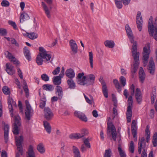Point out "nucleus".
<instances>
[{
	"label": "nucleus",
	"instance_id": "nucleus-1",
	"mask_svg": "<svg viewBox=\"0 0 157 157\" xmlns=\"http://www.w3.org/2000/svg\"><path fill=\"white\" fill-rule=\"evenodd\" d=\"M125 30L131 43L133 44L132 48V56L134 58L133 68L132 70V72L135 73L139 65L140 53L137 52V44L134 40V37L133 33L128 25H125Z\"/></svg>",
	"mask_w": 157,
	"mask_h": 157
},
{
	"label": "nucleus",
	"instance_id": "nucleus-2",
	"mask_svg": "<svg viewBox=\"0 0 157 157\" xmlns=\"http://www.w3.org/2000/svg\"><path fill=\"white\" fill-rule=\"evenodd\" d=\"M84 73H79L76 77L78 83L80 85L87 86L93 84L94 82L95 76L94 75L90 74L86 76H84Z\"/></svg>",
	"mask_w": 157,
	"mask_h": 157
},
{
	"label": "nucleus",
	"instance_id": "nucleus-3",
	"mask_svg": "<svg viewBox=\"0 0 157 157\" xmlns=\"http://www.w3.org/2000/svg\"><path fill=\"white\" fill-rule=\"evenodd\" d=\"M39 50L40 53L36 58V61L38 65H41L43 62V59L48 61L50 60L51 56L43 47H40Z\"/></svg>",
	"mask_w": 157,
	"mask_h": 157
},
{
	"label": "nucleus",
	"instance_id": "nucleus-4",
	"mask_svg": "<svg viewBox=\"0 0 157 157\" xmlns=\"http://www.w3.org/2000/svg\"><path fill=\"white\" fill-rule=\"evenodd\" d=\"M152 21V17L151 16L148 23V31L150 36H153L155 40L157 41V17L155 18V23L154 24Z\"/></svg>",
	"mask_w": 157,
	"mask_h": 157
},
{
	"label": "nucleus",
	"instance_id": "nucleus-5",
	"mask_svg": "<svg viewBox=\"0 0 157 157\" xmlns=\"http://www.w3.org/2000/svg\"><path fill=\"white\" fill-rule=\"evenodd\" d=\"M139 141L138 143V151L139 154L141 153L142 149H143L141 157H147L146 152L147 149L146 145L145 144V139L144 137H142L139 139Z\"/></svg>",
	"mask_w": 157,
	"mask_h": 157
},
{
	"label": "nucleus",
	"instance_id": "nucleus-6",
	"mask_svg": "<svg viewBox=\"0 0 157 157\" xmlns=\"http://www.w3.org/2000/svg\"><path fill=\"white\" fill-rule=\"evenodd\" d=\"M16 144L18 152L16 153L15 157H20V155H22L23 150L22 144L23 140V138L22 136H15Z\"/></svg>",
	"mask_w": 157,
	"mask_h": 157
},
{
	"label": "nucleus",
	"instance_id": "nucleus-7",
	"mask_svg": "<svg viewBox=\"0 0 157 157\" xmlns=\"http://www.w3.org/2000/svg\"><path fill=\"white\" fill-rule=\"evenodd\" d=\"M110 120H111V118L109 117L108 119L107 123L108 126L107 134H109L111 132L112 138L114 140L116 141L117 135L116 129L114 125L110 121Z\"/></svg>",
	"mask_w": 157,
	"mask_h": 157
},
{
	"label": "nucleus",
	"instance_id": "nucleus-8",
	"mask_svg": "<svg viewBox=\"0 0 157 157\" xmlns=\"http://www.w3.org/2000/svg\"><path fill=\"white\" fill-rule=\"evenodd\" d=\"M150 52V46L149 44H147L143 48V64L144 66L147 64Z\"/></svg>",
	"mask_w": 157,
	"mask_h": 157
},
{
	"label": "nucleus",
	"instance_id": "nucleus-9",
	"mask_svg": "<svg viewBox=\"0 0 157 157\" xmlns=\"http://www.w3.org/2000/svg\"><path fill=\"white\" fill-rule=\"evenodd\" d=\"M21 125V118L18 115L14 116V125L13 132L14 134L17 135L19 133L18 127Z\"/></svg>",
	"mask_w": 157,
	"mask_h": 157
},
{
	"label": "nucleus",
	"instance_id": "nucleus-10",
	"mask_svg": "<svg viewBox=\"0 0 157 157\" xmlns=\"http://www.w3.org/2000/svg\"><path fill=\"white\" fill-rule=\"evenodd\" d=\"M25 103L26 105L25 117L28 120H30L31 117L33 114V110L28 101L26 100Z\"/></svg>",
	"mask_w": 157,
	"mask_h": 157
},
{
	"label": "nucleus",
	"instance_id": "nucleus-11",
	"mask_svg": "<svg viewBox=\"0 0 157 157\" xmlns=\"http://www.w3.org/2000/svg\"><path fill=\"white\" fill-rule=\"evenodd\" d=\"M44 117L48 121L51 120L54 116L51 109L48 107H45L44 110Z\"/></svg>",
	"mask_w": 157,
	"mask_h": 157
},
{
	"label": "nucleus",
	"instance_id": "nucleus-12",
	"mask_svg": "<svg viewBox=\"0 0 157 157\" xmlns=\"http://www.w3.org/2000/svg\"><path fill=\"white\" fill-rule=\"evenodd\" d=\"M128 108L127 110L126 116L127 122H130L132 115V102H128Z\"/></svg>",
	"mask_w": 157,
	"mask_h": 157
},
{
	"label": "nucleus",
	"instance_id": "nucleus-13",
	"mask_svg": "<svg viewBox=\"0 0 157 157\" xmlns=\"http://www.w3.org/2000/svg\"><path fill=\"white\" fill-rule=\"evenodd\" d=\"M143 22V20L141 13L139 11L137 14L136 23L137 28L140 31H141L142 29Z\"/></svg>",
	"mask_w": 157,
	"mask_h": 157
},
{
	"label": "nucleus",
	"instance_id": "nucleus-14",
	"mask_svg": "<svg viewBox=\"0 0 157 157\" xmlns=\"http://www.w3.org/2000/svg\"><path fill=\"white\" fill-rule=\"evenodd\" d=\"M69 44L71 47L72 54L75 55L78 52V48L75 41L74 40H71L69 41Z\"/></svg>",
	"mask_w": 157,
	"mask_h": 157
},
{
	"label": "nucleus",
	"instance_id": "nucleus-15",
	"mask_svg": "<svg viewBox=\"0 0 157 157\" xmlns=\"http://www.w3.org/2000/svg\"><path fill=\"white\" fill-rule=\"evenodd\" d=\"M2 125H4V127L3 128L4 130V138L6 143L8 140L9 126L8 124H6L4 121H2Z\"/></svg>",
	"mask_w": 157,
	"mask_h": 157
},
{
	"label": "nucleus",
	"instance_id": "nucleus-16",
	"mask_svg": "<svg viewBox=\"0 0 157 157\" xmlns=\"http://www.w3.org/2000/svg\"><path fill=\"white\" fill-rule=\"evenodd\" d=\"M74 115L82 121L86 122L87 121V119L85 114L81 112L76 111L74 113Z\"/></svg>",
	"mask_w": 157,
	"mask_h": 157
},
{
	"label": "nucleus",
	"instance_id": "nucleus-17",
	"mask_svg": "<svg viewBox=\"0 0 157 157\" xmlns=\"http://www.w3.org/2000/svg\"><path fill=\"white\" fill-rule=\"evenodd\" d=\"M150 74H153L155 70V65L152 58H151L149 63V68Z\"/></svg>",
	"mask_w": 157,
	"mask_h": 157
},
{
	"label": "nucleus",
	"instance_id": "nucleus-18",
	"mask_svg": "<svg viewBox=\"0 0 157 157\" xmlns=\"http://www.w3.org/2000/svg\"><path fill=\"white\" fill-rule=\"evenodd\" d=\"M137 128L136 122L135 120H133L131 125V130L134 138H136L137 137Z\"/></svg>",
	"mask_w": 157,
	"mask_h": 157
},
{
	"label": "nucleus",
	"instance_id": "nucleus-19",
	"mask_svg": "<svg viewBox=\"0 0 157 157\" xmlns=\"http://www.w3.org/2000/svg\"><path fill=\"white\" fill-rule=\"evenodd\" d=\"M56 94L58 97L59 99H61L63 96V91L62 88L57 86L56 88Z\"/></svg>",
	"mask_w": 157,
	"mask_h": 157
},
{
	"label": "nucleus",
	"instance_id": "nucleus-20",
	"mask_svg": "<svg viewBox=\"0 0 157 157\" xmlns=\"http://www.w3.org/2000/svg\"><path fill=\"white\" fill-rule=\"evenodd\" d=\"M135 97L139 103H140L142 100V96L140 89L137 88L136 90Z\"/></svg>",
	"mask_w": 157,
	"mask_h": 157
},
{
	"label": "nucleus",
	"instance_id": "nucleus-21",
	"mask_svg": "<svg viewBox=\"0 0 157 157\" xmlns=\"http://www.w3.org/2000/svg\"><path fill=\"white\" fill-rule=\"evenodd\" d=\"M66 76L68 78L71 79L75 76V72L71 68L67 69L65 72Z\"/></svg>",
	"mask_w": 157,
	"mask_h": 157
},
{
	"label": "nucleus",
	"instance_id": "nucleus-22",
	"mask_svg": "<svg viewBox=\"0 0 157 157\" xmlns=\"http://www.w3.org/2000/svg\"><path fill=\"white\" fill-rule=\"evenodd\" d=\"M42 5L43 10L45 12V13L47 17L48 18H50L51 17L50 14V10L49 9L48 6L44 2H42Z\"/></svg>",
	"mask_w": 157,
	"mask_h": 157
},
{
	"label": "nucleus",
	"instance_id": "nucleus-23",
	"mask_svg": "<svg viewBox=\"0 0 157 157\" xmlns=\"http://www.w3.org/2000/svg\"><path fill=\"white\" fill-rule=\"evenodd\" d=\"M139 78L140 81L142 83H143L145 80L146 75L142 67L140 68Z\"/></svg>",
	"mask_w": 157,
	"mask_h": 157
},
{
	"label": "nucleus",
	"instance_id": "nucleus-24",
	"mask_svg": "<svg viewBox=\"0 0 157 157\" xmlns=\"http://www.w3.org/2000/svg\"><path fill=\"white\" fill-rule=\"evenodd\" d=\"M6 71L9 75H12L15 73V70L14 69V67L12 65H10L7 63L6 64Z\"/></svg>",
	"mask_w": 157,
	"mask_h": 157
},
{
	"label": "nucleus",
	"instance_id": "nucleus-25",
	"mask_svg": "<svg viewBox=\"0 0 157 157\" xmlns=\"http://www.w3.org/2000/svg\"><path fill=\"white\" fill-rule=\"evenodd\" d=\"M72 150L74 157H81L80 151L77 147L73 146H72Z\"/></svg>",
	"mask_w": 157,
	"mask_h": 157
},
{
	"label": "nucleus",
	"instance_id": "nucleus-26",
	"mask_svg": "<svg viewBox=\"0 0 157 157\" xmlns=\"http://www.w3.org/2000/svg\"><path fill=\"white\" fill-rule=\"evenodd\" d=\"M27 153L28 156L27 157H36L32 146L30 145L29 146Z\"/></svg>",
	"mask_w": 157,
	"mask_h": 157
},
{
	"label": "nucleus",
	"instance_id": "nucleus-27",
	"mask_svg": "<svg viewBox=\"0 0 157 157\" xmlns=\"http://www.w3.org/2000/svg\"><path fill=\"white\" fill-rule=\"evenodd\" d=\"M24 54L26 58L28 60H30L31 59V57L30 56V53L29 50L27 47H25L24 49Z\"/></svg>",
	"mask_w": 157,
	"mask_h": 157
},
{
	"label": "nucleus",
	"instance_id": "nucleus-28",
	"mask_svg": "<svg viewBox=\"0 0 157 157\" xmlns=\"http://www.w3.org/2000/svg\"><path fill=\"white\" fill-rule=\"evenodd\" d=\"M113 82L115 87L117 89V91L120 93L121 91V87L120 86L118 80L116 79L113 80Z\"/></svg>",
	"mask_w": 157,
	"mask_h": 157
},
{
	"label": "nucleus",
	"instance_id": "nucleus-29",
	"mask_svg": "<svg viewBox=\"0 0 157 157\" xmlns=\"http://www.w3.org/2000/svg\"><path fill=\"white\" fill-rule=\"evenodd\" d=\"M44 125L47 132L49 134L51 132V128L49 123L47 121H44Z\"/></svg>",
	"mask_w": 157,
	"mask_h": 157
},
{
	"label": "nucleus",
	"instance_id": "nucleus-30",
	"mask_svg": "<svg viewBox=\"0 0 157 157\" xmlns=\"http://www.w3.org/2000/svg\"><path fill=\"white\" fill-rule=\"evenodd\" d=\"M67 83L69 88L74 89L75 88L76 86L75 83L72 79L67 80Z\"/></svg>",
	"mask_w": 157,
	"mask_h": 157
},
{
	"label": "nucleus",
	"instance_id": "nucleus-31",
	"mask_svg": "<svg viewBox=\"0 0 157 157\" xmlns=\"http://www.w3.org/2000/svg\"><path fill=\"white\" fill-rule=\"evenodd\" d=\"M42 87L43 89L49 91H52L54 89V87L52 85L48 84L43 85Z\"/></svg>",
	"mask_w": 157,
	"mask_h": 157
},
{
	"label": "nucleus",
	"instance_id": "nucleus-32",
	"mask_svg": "<svg viewBox=\"0 0 157 157\" xmlns=\"http://www.w3.org/2000/svg\"><path fill=\"white\" fill-rule=\"evenodd\" d=\"M29 17L28 14L26 13H24L21 14L20 16V23L22 22L25 20L29 19Z\"/></svg>",
	"mask_w": 157,
	"mask_h": 157
},
{
	"label": "nucleus",
	"instance_id": "nucleus-33",
	"mask_svg": "<svg viewBox=\"0 0 157 157\" xmlns=\"http://www.w3.org/2000/svg\"><path fill=\"white\" fill-rule=\"evenodd\" d=\"M46 101V98L44 96L41 98L40 101L39 106L40 108L43 109L45 105Z\"/></svg>",
	"mask_w": 157,
	"mask_h": 157
},
{
	"label": "nucleus",
	"instance_id": "nucleus-34",
	"mask_svg": "<svg viewBox=\"0 0 157 157\" xmlns=\"http://www.w3.org/2000/svg\"><path fill=\"white\" fill-rule=\"evenodd\" d=\"M105 45L110 48H112L114 46V43L113 41L111 40H106L104 42Z\"/></svg>",
	"mask_w": 157,
	"mask_h": 157
},
{
	"label": "nucleus",
	"instance_id": "nucleus-35",
	"mask_svg": "<svg viewBox=\"0 0 157 157\" xmlns=\"http://www.w3.org/2000/svg\"><path fill=\"white\" fill-rule=\"evenodd\" d=\"M37 149L41 154H43L45 152V149L43 144L41 143L39 144L37 147Z\"/></svg>",
	"mask_w": 157,
	"mask_h": 157
},
{
	"label": "nucleus",
	"instance_id": "nucleus-36",
	"mask_svg": "<svg viewBox=\"0 0 157 157\" xmlns=\"http://www.w3.org/2000/svg\"><path fill=\"white\" fill-rule=\"evenodd\" d=\"M102 91L105 97L107 98L108 96V89L106 84L102 85Z\"/></svg>",
	"mask_w": 157,
	"mask_h": 157
},
{
	"label": "nucleus",
	"instance_id": "nucleus-37",
	"mask_svg": "<svg viewBox=\"0 0 157 157\" xmlns=\"http://www.w3.org/2000/svg\"><path fill=\"white\" fill-rule=\"evenodd\" d=\"M69 137L72 139H78L81 138L79 133H75L70 135Z\"/></svg>",
	"mask_w": 157,
	"mask_h": 157
},
{
	"label": "nucleus",
	"instance_id": "nucleus-38",
	"mask_svg": "<svg viewBox=\"0 0 157 157\" xmlns=\"http://www.w3.org/2000/svg\"><path fill=\"white\" fill-rule=\"evenodd\" d=\"M112 154L111 150L109 148L106 150L104 154L103 157H111Z\"/></svg>",
	"mask_w": 157,
	"mask_h": 157
},
{
	"label": "nucleus",
	"instance_id": "nucleus-39",
	"mask_svg": "<svg viewBox=\"0 0 157 157\" xmlns=\"http://www.w3.org/2000/svg\"><path fill=\"white\" fill-rule=\"evenodd\" d=\"M53 83L56 85L60 84L61 83V78L58 76L56 77L53 79Z\"/></svg>",
	"mask_w": 157,
	"mask_h": 157
},
{
	"label": "nucleus",
	"instance_id": "nucleus-40",
	"mask_svg": "<svg viewBox=\"0 0 157 157\" xmlns=\"http://www.w3.org/2000/svg\"><path fill=\"white\" fill-rule=\"evenodd\" d=\"M27 36L31 40H34L36 38L38 37L37 34L35 33H29Z\"/></svg>",
	"mask_w": 157,
	"mask_h": 157
},
{
	"label": "nucleus",
	"instance_id": "nucleus-41",
	"mask_svg": "<svg viewBox=\"0 0 157 157\" xmlns=\"http://www.w3.org/2000/svg\"><path fill=\"white\" fill-rule=\"evenodd\" d=\"M89 56L90 66L92 68H93V55L92 52H89Z\"/></svg>",
	"mask_w": 157,
	"mask_h": 157
},
{
	"label": "nucleus",
	"instance_id": "nucleus-42",
	"mask_svg": "<svg viewBox=\"0 0 157 157\" xmlns=\"http://www.w3.org/2000/svg\"><path fill=\"white\" fill-rule=\"evenodd\" d=\"M152 143L154 147H156L157 145V133L155 132L153 136L152 139Z\"/></svg>",
	"mask_w": 157,
	"mask_h": 157
},
{
	"label": "nucleus",
	"instance_id": "nucleus-43",
	"mask_svg": "<svg viewBox=\"0 0 157 157\" xmlns=\"http://www.w3.org/2000/svg\"><path fill=\"white\" fill-rule=\"evenodd\" d=\"M88 133L89 132L87 129H82L81 130V133H80L81 138L83 137L84 136L87 135Z\"/></svg>",
	"mask_w": 157,
	"mask_h": 157
},
{
	"label": "nucleus",
	"instance_id": "nucleus-44",
	"mask_svg": "<svg viewBox=\"0 0 157 157\" xmlns=\"http://www.w3.org/2000/svg\"><path fill=\"white\" fill-rule=\"evenodd\" d=\"M135 146L134 142L132 141L130 142L129 147V151L132 153H133L134 151Z\"/></svg>",
	"mask_w": 157,
	"mask_h": 157
},
{
	"label": "nucleus",
	"instance_id": "nucleus-45",
	"mask_svg": "<svg viewBox=\"0 0 157 157\" xmlns=\"http://www.w3.org/2000/svg\"><path fill=\"white\" fill-rule=\"evenodd\" d=\"M118 151L121 157H126V155L124 152L122 150L120 145H119L118 147Z\"/></svg>",
	"mask_w": 157,
	"mask_h": 157
},
{
	"label": "nucleus",
	"instance_id": "nucleus-46",
	"mask_svg": "<svg viewBox=\"0 0 157 157\" xmlns=\"http://www.w3.org/2000/svg\"><path fill=\"white\" fill-rule=\"evenodd\" d=\"M135 94L134 90H131L130 91V95L129 96L128 98V102L133 103L132 97V96L134 95Z\"/></svg>",
	"mask_w": 157,
	"mask_h": 157
},
{
	"label": "nucleus",
	"instance_id": "nucleus-47",
	"mask_svg": "<svg viewBox=\"0 0 157 157\" xmlns=\"http://www.w3.org/2000/svg\"><path fill=\"white\" fill-rule=\"evenodd\" d=\"M120 81L123 86H125L126 84V79L123 76H121L119 78Z\"/></svg>",
	"mask_w": 157,
	"mask_h": 157
},
{
	"label": "nucleus",
	"instance_id": "nucleus-48",
	"mask_svg": "<svg viewBox=\"0 0 157 157\" xmlns=\"http://www.w3.org/2000/svg\"><path fill=\"white\" fill-rule=\"evenodd\" d=\"M146 141L145 140V142L148 143L150 138V132L148 129H146ZM146 145V144H145Z\"/></svg>",
	"mask_w": 157,
	"mask_h": 157
},
{
	"label": "nucleus",
	"instance_id": "nucleus-49",
	"mask_svg": "<svg viewBox=\"0 0 157 157\" xmlns=\"http://www.w3.org/2000/svg\"><path fill=\"white\" fill-rule=\"evenodd\" d=\"M156 93L155 91L152 92L151 94V103L153 104L155 101V100L156 98Z\"/></svg>",
	"mask_w": 157,
	"mask_h": 157
},
{
	"label": "nucleus",
	"instance_id": "nucleus-50",
	"mask_svg": "<svg viewBox=\"0 0 157 157\" xmlns=\"http://www.w3.org/2000/svg\"><path fill=\"white\" fill-rule=\"evenodd\" d=\"M84 144V145L87 148H90L91 147V145L90 144L89 142V139L88 138H87L85 139L83 141Z\"/></svg>",
	"mask_w": 157,
	"mask_h": 157
},
{
	"label": "nucleus",
	"instance_id": "nucleus-51",
	"mask_svg": "<svg viewBox=\"0 0 157 157\" xmlns=\"http://www.w3.org/2000/svg\"><path fill=\"white\" fill-rule=\"evenodd\" d=\"M2 91L3 93L6 95L9 94L10 93L9 88L6 86H4L3 87Z\"/></svg>",
	"mask_w": 157,
	"mask_h": 157
},
{
	"label": "nucleus",
	"instance_id": "nucleus-52",
	"mask_svg": "<svg viewBox=\"0 0 157 157\" xmlns=\"http://www.w3.org/2000/svg\"><path fill=\"white\" fill-rule=\"evenodd\" d=\"M41 79L47 82L49 80V77L46 74H43L41 75Z\"/></svg>",
	"mask_w": 157,
	"mask_h": 157
},
{
	"label": "nucleus",
	"instance_id": "nucleus-53",
	"mask_svg": "<svg viewBox=\"0 0 157 157\" xmlns=\"http://www.w3.org/2000/svg\"><path fill=\"white\" fill-rule=\"evenodd\" d=\"M5 55L6 57L8 58L10 60L13 57L12 54L8 51L5 52Z\"/></svg>",
	"mask_w": 157,
	"mask_h": 157
},
{
	"label": "nucleus",
	"instance_id": "nucleus-54",
	"mask_svg": "<svg viewBox=\"0 0 157 157\" xmlns=\"http://www.w3.org/2000/svg\"><path fill=\"white\" fill-rule=\"evenodd\" d=\"M1 5L2 6L7 7L9 5V3L7 1L4 0L2 1Z\"/></svg>",
	"mask_w": 157,
	"mask_h": 157
},
{
	"label": "nucleus",
	"instance_id": "nucleus-55",
	"mask_svg": "<svg viewBox=\"0 0 157 157\" xmlns=\"http://www.w3.org/2000/svg\"><path fill=\"white\" fill-rule=\"evenodd\" d=\"M89 96L90 99L88 98H87L86 100L88 103L90 104H92L93 102V97L91 95H89Z\"/></svg>",
	"mask_w": 157,
	"mask_h": 157
},
{
	"label": "nucleus",
	"instance_id": "nucleus-56",
	"mask_svg": "<svg viewBox=\"0 0 157 157\" xmlns=\"http://www.w3.org/2000/svg\"><path fill=\"white\" fill-rule=\"evenodd\" d=\"M60 71V68L59 67H58L56 68L52 72V73L54 75L58 74Z\"/></svg>",
	"mask_w": 157,
	"mask_h": 157
},
{
	"label": "nucleus",
	"instance_id": "nucleus-57",
	"mask_svg": "<svg viewBox=\"0 0 157 157\" xmlns=\"http://www.w3.org/2000/svg\"><path fill=\"white\" fill-rule=\"evenodd\" d=\"M117 7L119 9H121L122 7V4L121 1L117 2L115 3Z\"/></svg>",
	"mask_w": 157,
	"mask_h": 157
},
{
	"label": "nucleus",
	"instance_id": "nucleus-58",
	"mask_svg": "<svg viewBox=\"0 0 157 157\" xmlns=\"http://www.w3.org/2000/svg\"><path fill=\"white\" fill-rule=\"evenodd\" d=\"M87 148L86 147H85L84 144H82L81 146L80 150L82 152H84L86 151Z\"/></svg>",
	"mask_w": 157,
	"mask_h": 157
},
{
	"label": "nucleus",
	"instance_id": "nucleus-59",
	"mask_svg": "<svg viewBox=\"0 0 157 157\" xmlns=\"http://www.w3.org/2000/svg\"><path fill=\"white\" fill-rule=\"evenodd\" d=\"M10 61L14 64L18 65L19 64L18 61L14 57L10 59Z\"/></svg>",
	"mask_w": 157,
	"mask_h": 157
},
{
	"label": "nucleus",
	"instance_id": "nucleus-60",
	"mask_svg": "<svg viewBox=\"0 0 157 157\" xmlns=\"http://www.w3.org/2000/svg\"><path fill=\"white\" fill-rule=\"evenodd\" d=\"M6 34V30L5 29L0 28V35H5Z\"/></svg>",
	"mask_w": 157,
	"mask_h": 157
},
{
	"label": "nucleus",
	"instance_id": "nucleus-61",
	"mask_svg": "<svg viewBox=\"0 0 157 157\" xmlns=\"http://www.w3.org/2000/svg\"><path fill=\"white\" fill-rule=\"evenodd\" d=\"M17 71L18 75L21 79H22L23 78V76L22 71L19 68H17Z\"/></svg>",
	"mask_w": 157,
	"mask_h": 157
},
{
	"label": "nucleus",
	"instance_id": "nucleus-62",
	"mask_svg": "<svg viewBox=\"0 0 157 157\" xmlns=\"http://www.w3.org/2000/svg\"><path fill=\"white\" fill-rule=\"evenodd\" d=\"M8 107L9 108V109L10 112L11 113V117H13V110L12 107V104H8Z\"/></svg>",
	"mask_w": 157,
	"mask_h": 157
},
{
	"label": "nucleus",
	"instance_id": "nucleus-63",
	"mask_svg": "<svg viewBox=\"0 0 157 157\" xmlns=\"http://www.w3.org/2000/svg\"><path fill=\"white\" fill-rule=\"evenodd\" d=\"M9 24L12 26L15 29H17V25L14 22L10 21H9Z\"/></svg>",
	"mask_w": 157,
	"mask_h": 157
},
{
	"label": "nucleus",
	"instance_id": "nucleus-64",
	"mask_svg": "<svg viewBox=\"0 0 157 157\" xmlns=\"http://www.w3.org/2000/svg\"><path fill=\"white\" fill-rule=\"evenodd\" d=\"M8 104H15V103L13 101L12 98L9 97L8 98Z\"/></svg>",
	"mask_w": 157,
	"mask_h": 157
}]
</instances>
